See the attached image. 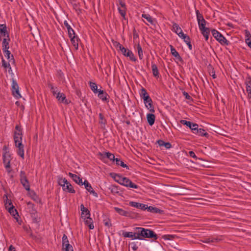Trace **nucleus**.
<instances>
[{"mask_svg": "<svg viewBox=\"0 0 251 251\" xmlns=\"http://www.w3.org/2000/svg\"><path fill=\"white\" fill-rule=\"evenodd\" d=\"M179 37L181 39H183L185 43L188 42L190 40V37L186 34H184V33L181 34V35H179Z\"/></svg>", "mask_w": 251, "mask_h": 251, "instance_id": "5fc2aeb1", "label": "nucleus"}, {"mask_svg": "<svg viewBox=\"0 0 251 251\" xmlns=\"http://www.w3.org/2000/svg\"><path fill=\"white\" fill-rule=\"evenodd\" d=\"M99 156L100 157V158H107L110 160H113L114 161L115 160V156L113 154L109 152H100L99 153Z\"/></svg>", "mask_w": 251, "mask_h": 251, "instance_id": "2eb2a0df", "label": "nucleus"}, {"mask_svg": "<svg viewBox=\"0 0 251 251\" xmlns=\"http://www.w3.org/2000/svg\"><path fill=\"white\" fill-rule=\"evenodd\" d=\"M122 235L124 237L130 238L132 239H137V238H140L139 236H136V231H134V232H127L123 231Z\"/></svg>", "mask_w": 251, "mask_h": 251, "instance_id": "ddd939ff", "label": "nucleus"}, {"mask_svg": "<svg viewBox=\"0 0 251 251\" xmlns=\"http://www.w3.org/2000/svg\"><path fill=\"white\" fill-rule=\"evenodd\" d=\"M129 205L130 206L136 207L143 210H145L147 209V208H148L147 205L135 201H130L129 202Z\"/></svg>", "mask_w": 251, "mask_h": 251, "instance_id": "9d476101", "label": "nucleus"}, {"mask_svg": "<svg viewBox=\"0 0 251 251\" xmlns=\"http://www.w3.org/2000/svg\"><path fill=\"white\" fill-rule=\"evenodd\" d=\"M114 161H115L116 165L118 166H121L123 168H128V166L125 164L123 161L121 160L120 158H115Z\"/></svg>", "mask_w": 251, "mask_h": 251, "instance_id": "a19ab883", "label": "nucleus"}, {"mask_svg": "<svg viewBox=\"0 0 251 251\" xmlns=\"http://www.w3.org/2000/svg\"><path fill=\"white\" fill-rule=\"evenodd\" d=\"M137 49L138 51V54L140 59L142 60L143 58V50L141 46L139 44L137 46Z\"/></svg>", "mask_w": 251, "mask_h": 251, "instance_id": "49530a36", "label": "nucleus"}, {"mask_svg": "<svg viewBox=\"0 0 251 251\" xmlns=\"http://www.w3.org/2000/svg\"><path fill=\"white\" fill-rule=\"evenodd\" d=\"M62 242L63 249H64V248L66 247V246H67L68 245H71L69 243V240L68 239V237L65 234H64L62 237Z\"/></svg>", "mask_w": 251, "mask_h": 251, "instance_id": "4c0bfd02", "label": "nucleus"}, {"mask_svg": "<svg viewBox=\"0 0 251 251\" xmlns=\"http://www.w3.org/2000/svg\"><path fill=\"white\" fill-rule=\"evenodd\" d=\"M114 210L116 212H117L119 214L122 216H124L125 217L129 216V213L128 211H126L122 208H120L119 207H114Z\"/></svg>", "mask_w": 251, "mask_h": 251, "instance_id": "5701e85b", "label": "nucleus"}, {"mask_svg": "<svg viewBox=\"0 0 251 251\" xmlns=\"http://www.w3.org/2000/svg\"><path fill=\"white\" fill-rule=\"evenodd\" d=\"M173 30L179 36V35H181V34L183 33L182 30L181 28L179 26V25L176 24L174 23L173 25Z\"/></svg>", "mask_w": 251, "mask_h": 251, "instance_id": "c756f323", "label": "nucleus"}, {"mask_svg": "<svg viewBox=\"0 0 251 251\" xmlns=\"http://www.w3.org/2000/svg\"><path fill=\"white\" fill-rule=\"evenodd\" d=\"M130 246L133 251H136L138 249V246L134 242L131 243L130 244Z\"/></svg>", "mask_w": 251, "mask_h": 251, "instance_id": "052dcab7", "label": "nucleus"}, {"mask_svg": "<svg viewBox=\"0 0 251 251\" xmlns=\"http://www.w3.org/2000/svg\"><path fill=\"white\" fill-rule=\"evenodd\" d=\"M99 116L100 118V124L101 125V126H104L106 123V119L101 113H100Z\"/></svg>", "mask_w": 251, "mask_h": 251, "instance_id": "37998d69", "label": "nucleus"}, {"mask_svg": "<svg viewBox=\"0 0 251 251\" xmlns=\"http://www.w3.org/2000/svg\"><path fill=\"white\" fill-rule=\"evenodd\" d=\"M103 223L104 225L106 226L110 227L111 226V222L109 219L103 220Z\"/></svg>", "mask_w": 251, "mask_h": 251, "instance_id": "bf43d9fd", "label": "nucleus"}, {"mask_svg": "<svg viewBox=\"0 0 251 251\" xmlns=\"http://www.w3.org/2000/svg\"><path fill=\"white\" fill-rule=\"evenodd\" d=\"M0 34L4 37H8V32L7 30V27L5 24H0Z\"/></svg>", "mask_w": 251, "mask_h": 251, "instance_id": "6ab92c4d", "label": "nucleus"}, {"mask_svg": "<svg viewBox=\"0 0 251 251\" xmlns=\"http://www.w3.org/2000/svg\"><path fill=\"white\" fill-rule=\"evenodd\" d=\"M180 123L182 125H186L187 126L189 127L190 129L192 130V132L194 131V130L199 127V125L197 124L193 123L190 121H187L184 120H181L180 121Z\"/></svg>", "mask_w": 251, "mask_h": 251, "instance_id": "1a4fd4ad", "label": "nucleus"}, {"mask_svg": "<svg viewBox=\"0 0 251 251\" xmlns=\"http://www.w3.org/2000/svg\"><path fill=\"white\" fill-rule=\"evenodd\" d=\"M4 205H5V208L8 209L9 207H10L11 206H13L12 204V203L11 202V201L10 200H8V199L6 196V199L4 200Z\"/></svg>", "mask_w": 251, "mask_h": 251, "instance_id": "8fccbe9b", "label": "nucleus"}, {"mask_svg": "<svg viewBox=\"0 0 251 251\" xmlns=\"http://www.w3.org/2000/svg\"><path fill=\"white\" fill-rule=\"evenodd\" d=\"M108 189L110 191V192L114 194H118L119 193V189L118 187L115 185H111Z\"/></svg>", "mask_w": 251, "mask_h": 251, "instance_id": "c03bdc74", "label": "nucleus"}, {"mask_svg": "<svg viewBox=\"0 0 251 251\" xmlns=\"http://www.w3.org/2000/svg\"><path fill=\"white\" fill-rule=\"evenodd\" d=\"M3 162H10V155L8 152H5L2 155Z\"/></svg>", "mask_w": 251, "mask_h": 251, "instance_id": "09e8293b", "label": "nucleus"}, {"mask_svg": "<svg viewBox=\"0 0 251 251\" xmlns=\"http://www.w3.org/2000/svg\"><path fill=\"white\" fill-rule=\"evenodd\" d=\"M183 95L185 97V99L187 100H190V99L191 98V97L188 94V93L185 91L183 93Z\"/></svg>", "mask_w": 251, "mask_h": 251, "instance_id": "69168bd1", "label": "nucleus"}, {"mask_svg": "<svg viewBox=\"0 0 251 251\" xmlns=\"http://www.w3.org/2000/svg\"><path fill=\"white\" fill-rule=\"evenodd\" d=\"M193 133L201 136L207 137L208 136V134L204 129L201 128H199V127L196 128V129L194 130Z\"/></svg>", "mask_w": 251, "mask_h": 251, "instance_id": "4468645a", "label": "nucleus"}, {"mask_svg": "<svg viewBox=\"0 0 251 251\" xmlns=\"http://www.w3.org/2000/svg\"><path fill=\"white\" fill-rule=\"evenodd\" d=\"M16 131H15L14 139L15 146L17 148L24 147L22 144V133L20 127L18 125L15 126Z\"/></svg>", "mask_w": 251, "mask_h": 251, "instance_id": "7ed1b4c3", "label": "nucleus"}, {"mask_svg": "<svg viewBox=\"0 0 251 251\" xmlns=\"http://www.w3.org/2000/svg\"><path fill=\"white\" fill-rule=\"evenodd\" d=\"M213 36L222 45H228L229 41L219 31L216 29L211 30Z\"/></svg>", "mask_w": 251, "mask_h": 251, "instance_id": "39448f33", "label": "nucleus"}, {"mask_svg": "<svg viewBox=\"0 0 251 251\" xmlns=\"http://www.w3.org/2000/svg\"><path fill=\"white\" fill-rule=\"evenodd\" d=\"M246 90L248 95L251 98V79L249 78L246 81Z\"/></svg>", "mask_w": 251, "mask_h": 251, "instance_id": "473e14b6", "label": "nucleus"}, {"mask_svg": "<svg viewBox=\"0 0 251 251\" xmlns=\"http://www.w3.org/2000/svg\"><path fill=\"white\" fill-rule=\"evenodd\" d=\"M80 210L82 215H85V217L90 216V211L87 208L85 207L83 204L80 205Z\"/></svg>", "mask_w": 251, "mask_h": 251, "instance_id": "c9c22d12", "label": "nucleus"}, {"mask_svg": "<svg viewBox=\"0 0 251 251\" xmlns=\"http://www.w3.org/2000/svg\"><path fill=\"white\" fill-rule=\"evenodd\" d=\"M4 53L5 57L9 60V62L14 63L15 61L13 55L11 54V52L8 50H3Z\"/></svg>", "mask_w": 251, "mask_h": 251, "instance_id": "393cba45", "label": "nucleus"}, {"mask_svg": "<svg viewBox=\"0 0 251 251\" xmlns=\"http://www.w3.org/2000/svg\"><path fill=\"white\" fill-rule=\"evenodd\" d=\"M58 182V184L62 187L64 191L73 194L75 193V191L72 185L67 181L65 178H59Z\"/></svg>", "mask_w": 251, "mask_h": 251, "instance_id": "20e7f679", "label": "nucleus"}, {"mask_svg": "<svg viewBox=\"0 0 251 251\" xmlns=\"http://www.w3.org/2000/svg\"><path fill=\"white\" fill-rule=\"evenodd\" d=\"M111 176L115 181L119 184L121 183L124 177L122 175L117 174H111Z\"/></svg>", "mask_w": 251, "mask_h": 251, "instance_id": "a878e982", "label": "nucleus"}, {"mask_svg": "<svg viewBox=\"0 0 251 251\" xmlns=\"http://www.w3.org/2000/svg\"><path fill=\"white\" fill-rule=\"evenodd\" d=\"M201 34L204 37L205 40L207 41L209 38V35L210 33L209 29L207 27H205L203 29H201Z\"/></svg>", "mask_w": 251, "mask_h": 251, "instance_id": "72a5a7b5", "label": "nucleus"}, {"mask_svg": "<svg viewBox=\"0 0 251 251\" xmlns=\"http://www.w3.org/2000/svg\"><path fill=\"white\" fill-rule=\"evenodd\" d=\"M20 182L26 190H30V185L27 179L21 181Z\"/></svg>", "mask_w": 251, "mask_h": 251, "instance_id": "ea45409f", "label": "nucleus"}, {"mask_svg": "<svg viewBox=\"0 0 251 251\" xmlns=\"http://www.w3.org/2000/svg\"><path fill=\"white\" fill-rule=\"evenodd\" d=\"M19 88L18 83L15 80H13L12 83V95L17 99L21 98V96L19 93Z\"/></svg>", "mask_w": 251, "mask_h": 251, "instance_id": "6e6552de", "label": "nucleus"}, {"mask_svg": "<svg viewBox=\"0 0 251 251\" xmlns=\"http://www.w3.org/2000/svg\"><path fill=\"white\" fill-rule=\"evenodd\" d=\"M89 86H90L92 91L94 93H97L98 92V91H99L98 89L97 85L96 83L90 81L89 82Z\"/></svg>", "mask_w": 251, "mask_h": 251, "instance_id": "58836bf2", "label": "nucleus"}, {"mask_svg": "<svg viewBox=\"0 0 251 251\" xmlns=\"http://www.w3.org/2000/svg\"><path fill=\"white\" fill-rule=\"evenodd\" d=\"M56 98L61 102L64 103L65 104L68 103L65 95L62 93H58Z\"/></svg>", "mask_w": 251, "mask_h": 251, "instance_id": "4be33fe9", "label": "nucleus"}, {"mask_svg": "<svg viewBox=\"0 0 251 251\" xmlns=\"http://www.w3.org/2000/svg\"><path fill=\"white\" fill-rule=\"evenodd\" d=\"M120 184L130 188L137 189L139 187L137 185L133 183L129 178L126 177H124Z\"/></svg>", "mask_w": 251, "mask_h": 251, "instance_id": "0eeeda50", "label": "nucleus"}, {"mask_svg": "<svg viewBox=\"0 0 251 251\" xmlns=\"http://www.w3.org/2000/svg\"><path fill=\"white\" fill-rule=\"evenodd\" d=\"M4 164L5 168L7 170V171L8 173H10L11 172L10 170V162L9 161H7V162H3Z\"/></svg>", "mask_w": 251, "mask_h": 251, "instance_id": "4d7b16f0", "label": "nucleus"}, {"mask_svg": "<svg viewBox=\"0 0 251 251\" xmlns=\"http://www.w3.org/2000/svg\"><path fill=\"white\" fill-rule=\"evenodd\" d=\"M70 38L71 39V41L73 46L76 50H77L78 48V42L79 41L78 37L77 36H75V34L74 35H72L71 37Z\"/></svg>", "mask_w": 251, "mask_h": 251, "instance_id": "a211bd4d", "label": "nucleus"}, {"mask_svg": "<svg viewBox=\"0 0 251 251\" xmlns=\"http://www.w3.org/2000/svg\"><path fill=\"white\" fill-rule=\"evenodd\" d=\"M49 87L50 89L51 92L52 93L53 95H57V93H59L58 92L57 88L56 87H54L52 84L49 85Z\"/></svg>", "mask_w": 251, "mask_h": 251, "instance_id": "3c124183", "label": "nucleus"}, {"mask_svg": "<svg viewBox=\"0 0 251 251\" xmlns=\"http://www.w3.org/2000/svg\"><path fill=\"white\" fill-rule=\"evenodd\" d=\"M24 147L18 148L17 153L23 159L24 158Z\"/></svg>", "mask_w": 251, "mask_h": 251, "instance_id": "603ef678", "label": "nucleus"}, {"mask_svg": "<svg viewBox=\"0 0 251 251\" xmlns=\"http://www.w3.org/2000/svg\"><path fill=\"white\" fill-rule=\"evenodd\" d=\"M196 13L198 22L200 21L201 20H202L204 19L202 15L199 12V10H196Z\"/></svg>", "mask_w": 251, "mask_h": 251, "instance_id": "6e6d98bb", "label": "nucleus"}, {"mask_svg": "<svg viewBox=\"0 0 251 251\" xmlns=\"http://www.w3.org/2000/svg\"><path fill=\"white\" fill-rule=\"evenodd\" d=\"M134 230L136 231V236L140 238H137V239L142 240L144 238H152L155 240L157 239V235L150 229L136 227L134 228Z\"/></svg>", "mask_w": 251, "mask_h": 251, "instance_id": "f257e3e1", "label": "nucleus"}, {"mask_svg": "<svg viewBox=\"0 0 251 251\" xmlns=\"http://www.w3.org/2000/svg\"><path fill=\"white\" fill-rule=\"evenodd\" d=\"M84 222L86 225L88 226L90 229H93L94 227L93 225V221L90 216H86L84 218Z\"/></svg>", "mask_w": 251, "mask_h": 251, "instance_id": "412c9836", "label": "nucleus"}, {"mask_svg": "<svg viewBox=\"0 0 251 251\" xmlns=\"http://www.w3.org/2000/svg\"><path fill=\"white\" fill-rule=\"evenodd\" d=\"M117 48H119V50L121 51V52H125L126 51V48L124 47L121 44H120L119 43H117L116 45Z\"/></svg>", "mask_w": 251, "mask_h": 251, "instance_id": "13d9d810", "label": "nucleus"}, {"mask_svg": "<svg viewBox=\"0 0 251 251\" xmlns=\"http://www.w3.org/2000/svg\"><path fill=\"white\" fill-rule=\"evenodd\" d=\"M98 97L102 101H106L107 100V93L103 90H100L98 91Z\"/></svg>", "mask_w": 251, "mask_h": 251, "instance_id": "c85d7f7f", "label": "nucleus"}, {"mask_svg": "<svg viewBox=\"0 0 251 251\" xmlns=\"http://www.w3.org/2000/svg\"><path fill=\"white\" fill-rule=\"evenodd\" d=\"M147 209H148V211L154 213H159L161 211V210L159 208L151 206H148Z\"/></svg>", "mask_w": 251, "mask_h": 251, "instance_id": "79ce46f5", "label": "nucleus"}, {"mask_svg": "<svg viewBox=\"0 0 251 251\" xmlns=\"http://www.w3.org/2000/svg\"><path fill=\"white\" fill-rule=\"evenodd\" d=\"M166 149H168L171 148V144L169 142H165L164 146Z\"/></svg>", "mask_w": 251, "mask_h": 251, "instance_id": "338daca9", "label": "nucleus"}, {"mask_svg": "<svg viewBox=\"0 0 251 251\" xmlns=\"http://www.w3.org/2000/svg\"><path fill=\"white\" fill-rule=\"evenodd\" d=\"M27 179L25 172L24 171H21L20 173V180L22 181Z\"/></svg>", "mask_w": 251, "mask_h": 251, "instance_id": "864d4df0", "label": "nucleus"}, {"mask_svg": "<svg viewBox=\"0 0 251 251\" xmlns=\"http://www.w3.org/2000/svg\"><path fill=\"white\" fill-rule=\"evenodd\" d=\"M142 17L145 19L150 24L153 25L154 24V20L149 14H143Z\"/></svg>", "mask_w": 251, "mask_h": 251, "instance_id": "f704fd0d", "label": "nucleus"}, {"mask_svg": "<svg viewBox=\"0 0 251 251\" xmlns=\"http://www.w3.org/2000/svg\"><path fill=\"white\" fill-rule=\"evenodd\" d=\"M63 250L65 251H74L72 245H68L66 247H65Z\"/></svg>", "mask_w": 251, "mask_h": 251, "instance_id": "0e129e2a", "label": "nucleus"}, {"mask_svg": "<svg viewBox=\"0 0 251 251\" xmlns=\"http://www.w3.org/2000/svg\"><path fill=\"white\" fill-rule=\"evenodd\" d=\"M170 49H171V52L172 54L176 58L178 59H181V58L180 56L179 55V54L178 52L174 48L173 46H170Z\"/></svg>", "mask_w": 251, "mask_h": 251, "instance_id": "e433bc0d", "label": "nucleus"}, {"mask_svg": "<svg viewBox=\"0 0 251 251\" xmlns=\"http://www.w3.org/2000/svg\"><path fill=\"white\" fill-rule=\"evenodd\" d=\"M117 5L119 13L123 18V19H126L127 8L125 0H118V2L117 3Z\"/></svg>", "mask_w": 251, "mask_h": 251, "instance_id": "423d86ee", "label": "nucleus"}, {"mask_svg": "<svg viewBox=\"0 0 251 251\" xmlns=\"http://www.w3.org/2000/svg\"><path fill=\"white\" fill-rule=\"evenodd\" d=\"M155 115L153 114L149 113L147 115V121L150 126H152L155 121Z\"/></svg>", "mask_w": 251, "mask_h": 251, "instance_id": "cd10ccee", "label": "nucleus"}, {"mask_svg": "<svg viewBox=\"0 0 251 251\" xmlns=\"http://www.w3.org/2000/svg\"><path fill=\"white\" fill-rule=\"evenodd\" d=\"M83 185L85 186V188L91 194L96 197H98V194L95 192L92 188L91 184L87 180H85L84 182H82Z\"/></svg>", "mask_w": 251, "mask_h": 251, "instance_id": "9b49d317", "label": "nucleus"}, {"mask_svg": "<svg viewBox=\"0 0 251 251\" xmlns=\"http://www.w3.org/2000/svg\"><path fill=\"white\" fill-rule=\"evenodd\" d=\"M198 23L199 27V28L200 30L206 27L205 25H206V22L204 20V19L202 20H201L200 21L198 22Z\"/></svg>", "mask_w": 251, "mask_h": 251, "instance_id": "de8ad7c7", "label": "nucleus"}, {"mask_svg": "<svg viewBox=\"0 0 251 251\" xmlns=\"http://www.w3.org/2000/svg\"><path fill=\"white\" fill-rule=\"evenodd\" d=\"M140 95V97L143 99L146 108H148V109H149L151 112H154V109L152 104V100L150 98V96L145 88H142L141 89Z\"/></svg>", "mask_w": 251, "mask_h": 251, "instance_id": "f03ea898", "label": "nucleus"}, {"mask_svg": "<svg viewBox=\"0 0 251 251\" xmlns=\"http://www.w3.org/2000/svg\"><path fill=\"white\" fill-rule=\"evenodd\" d=\"M64 25L67 28L68 30V35L69 37H71L72 35L75 34V31L74 29L71 27L70 25L69 24L67 21H65L64 22Z\"/></svg>", "mask_w": 251, "mask_h": 251, "instance_id": "b1692460", "label": "nucleus"}, {"mask_svg": "<svg viewBox=\"0 0 251 251\" xmlns=\"http://www.w3.org/2000/svg\"><path fill=\"white\" fill-rule=\"evenodd\" d=\"M124 55L126 57H128L130 60L135 62L136 61V58L134 56L133 52L129 50L126 49V51L122 52Z\"/></svg>", "mask_w": 251, "mask_h": 251, "instance_id": "dca6fc26", "label": "nucleus"}, {"mask_svg": "<svg viewBox=\"0 0 251 251\" xmlns=\"http://www.w3.org/2000/svg\"><path fill=\"white\" fill-rule=\"evenodd\" d=\"M8 210L9 213L16 220L17 222H18L20 225H21V223L19 222L18 219V213L17 210L14 208V206L9 207Z\"/></svg>", "mask_w": 251, "mask_h": 251, "instance_id": "f8f14e48", "label": "nucleus"}, {"mask_svg": "<svg viewBox=\"0 0 251 251\" xmlns=\"http://www.w3.org/2000/svg\"><path fill=\"white\" fill-rule=\"evenodd\" d=\"M245 37L246 39H249L250 40H251V35L250 32L247 30H245Z\"/></svg>", "mask_w": 251, "mask_h": 251, "instance_id": "680f3d73", "label": "nucleus"}, {"mask_svg": "<svg viewBox=\"0 0 251 251\" xmlns=\"http://www.w3.org/2000/svg\"><path fill=\"white\" fill-rule=\"evenodd\" d=\"M189 155L191 157H193V158L195 159L196 160L198 159V158L196 155L195 152L193 151H190L189 152Z\"/></svg>", "mask_w": 251, "mask_h": 251, "instance_id": "e2e57ef3", "label": "nucleus"}, {"mask_svg": "<svg viewBox=\"0 0 251 251\" xmlns=\"http://www.w3.org/2000/svg\"><path fill=\"white\" fill-rule=\"evenodd\" d=\"M69 176L73 179V180L77 184L82 185V180L77 175L72 174L71 173H69Z\"/></svg>", "mask_w": 251, "mask_h": 251, "instance_id": "f3484780", "label": "nucleus"}, {"mask_svg": "<svg viewBox=\"0 0 251 251\" xmlns=\"http://www.w3.org/2000/svg\"><path fill=\"white\" fill-rule=\"evenodd\" d=\"M219 239L216 238L209 237L202 239L201 241L205 243H216L218 242Z\"/></svg>", "mask_w": 251, "mask_h": 251, "instance_id": "7c9ffc66", "label": "nucleus"}, {"mask_svg": "<svg viewBox=\"0 0 251 251\" xmlns=\"http://www.w3.org/2000/svg\"><path fill=\"white\" fill-rule=\"evenodd\" d=\"M9 41H10V38L9 36L8 35V37H5L2 39V50H8L9 48Z\"/></svg>", "mask_w": 251, "mask_h": 251, "instance_id": "aec40b11", "label": "nucleus"}, {"mask_svg": "<svg viewBox=\"0 0 251 251\" xmlns=\"http://www.w3.org/2000/svg\"><path fill=\"white\" fill-rule=\"evenodd\" d=\"M2 66L5 68V69H9L8 72H9L10 71H12L11 67L10 66V65L9 64V62H7L5 61V60L2 58Z\"/></svg>", "mask_w": 251, "mask_h": 251, "instance_id": "a18cd8bd", "label": "nucleus"}, {"mask_svg": "<svg viewBox=\"0 0 251 251\" xmlns=\"http://www.w3.org/2000/svg\"><path fill=\"white\" fill-rule=\"evenodd\" d=\"M151 69L153 76L156 77H158L159 73L157 67L155 64L153 63H151Z\"/></svg>", "mask_w": 251, "mask_h": 251, "instance_id": "2f4dec72", "label": "nucleus"}, {"mask_svg": "<svg viewBox=\"0 0 251 251\" xmlns=\"http://www.w3.org/2000/svg\"><path fill=\"white\" fill-rule=\"evenodd\" d=\"M245 42L248 44V46L251 49V40L247 39H245Z\"/></svg>", "mask_w": 251, "mask_h": 251, "instance_id": "774afa93", "label": "nucleus"}, {"mask_svg": "<svg viewBox=\"0 0 251 251\" xmlns=\"http://www.w3.org/2000/svg\"><path fill=\"white\" fill-rule=\"evenodd\" d=\"M111 176L115 181L119 184L121 183L124 177L122 175L117 174H111Z\"/></svg>", "mask_w": 251, "mask_h": 251, "instance_id": "bb28decb", "label": "nucleus"}]
</instances>
